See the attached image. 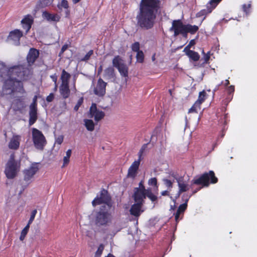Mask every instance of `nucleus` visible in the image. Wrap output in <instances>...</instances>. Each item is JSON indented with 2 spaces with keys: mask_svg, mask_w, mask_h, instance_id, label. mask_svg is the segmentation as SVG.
Returning a JSON list of instances; mask_svg holds the SVG:
<instances>
[{
  "mask_svg": "<svg viewBox=\"0 0 257 257\" xmlns=\"http://www.w3.org/2000/svg\"><path fill=\"white\" fill-rule=\"evenodd\" d=\"M106 85L107 83L105 82L102 78H99L94 88V93L98 96H103L106 92Z\"/></svg>",
  "mask_w": 257,
  "mask_h": 257,
  "instance_id": "15",
  "label": "nucleus"
},
{
  "mask_svg": "<svg viewBox=\"0 0 257 257\" xmlns=\"http://www.w3.org/2000/svg\"><path fill=\"white\" fill-rule=\"evenodd\" d=\"M162 196H169V192L167 190L163 191L161 193Z\"/></svg>",
  "mask_w": 257,
  "mask_h": 257,
  "instance_id": "59",
  "label": "nucleus"
},
{
  "mask_svg": "<svg viewBox=\"0 0 257 257\" xmlns=\"http://www.w3.org/2000/svg\"><path fill=\"white\" fill-rule=\"evenodd\" d=\"M250 4H244L242 6L243 10L246 14L249 13V9L250 8Z\"/></svg>",
  "mask_w": 257,
  "mask_h": 257,
  "instance_id": "47",
  "label": "nucleus"
},
{
  "mask_svg": "<svg viewBox=\"0 0 257 257\" xmlns=\"http://www.w3.org/2000/svg\"><path fill=\"white\" fill-rule=\"evenodd\" d=\"M32 138L35 148L43 151L47 144V141L42 132L36 128H32Z\"/></svg>",
  "mask_w": 257,
  "mask_h": 257,
  "instance_id": "6",
  "label": "nucleus"
},
{
  "mask_svg": "<svg viewBox=\"0 0 257 257\" xmlns=\"http://www.w3.org/2000/svg\"><path fill=\"white\" fill-rule=\"evenodd\" d=\"M139 187L135 188L134 194L133 197H136L138 198H142L145 197L144 193L147 191L143 181H141L139 183Z\"/></svg>",
  "mask_w": 257,
  "mask_h": 257,
  "instance_id": "21",
  "label": "nucleus"
},
{
  "mask_svg": "<svg viewBox=\"0 0 257 257\" xmlns=\"http://www.w3.org/2000/svg\"><path fill=\"white\" fill-rule=\"evenodd\" d=\"M69 157L65 156L63 158V165L62 167H64L65 165H67L69 162Z\"/></svg>",
  "mask_w": 257,
  "mask_h": 257,
  "instance_id": "56",
  "label": "nucleus"
},
{
  "mask_svg": "<svg viewBox=\"0 0 257 257\" xmlns=\"http://www.w3.org/2000/svg\"><path fill=\"white\" fill-rule=\"evenodd\" d=\"M188 32H187V31L185 29L184 31L181 33H180V35H181L183 36V37L187 38L188 36Z\"/></svg>",
  "mask_w": 257,
  "mask_h": 257,
  "instance_id": "57",
  "label": "nucleus"
},
{
  "mask_svg": "<svg viewBox=\"0 0 257 257\" xmlns=\"http://www.w3.org/2000/svg\"><path fill=\"white\" fill-rule=\"evenodd\" d=\"M226 90L228 93L231 94L234 91V86L233 85H230L226 88Z\"/></svg>",
  "mask_w": 257,
  "mask_h": 257,
  "instance_id": "52",
  "label": "nucleus"
},
{
  "mask_svg": "<svg viewBox=\"0 0 257 257\" xmlns=\"http://www.w3.org/2000/svg\"><path fill=\"white\" fill-rule=\"evenodd\" d=\"M71 153H72L71 150V149L68 150L66 152V156L70 158L71 155Z\"/></svg>",
  "mask_w": 257,
  "mask_h": 257,
  "instance_id": "61",
  "label": "nucleus"
},
{
  "mask_svg": "<svg viewBox=\"0 0 257 257\" xmlns=\"http://www.w3.org/2000/svg\"><path fill=\"white\" fill-rule=\"evenodd\" d=\"M64 137L63 136H58L55 140V144L61 145L63 142Z\"/></svg>",
  "mask_w": 257,
  "mask_h": 257,
  "instance_id": "48",
  "label": "nucleus"
},
{
  "mask_svg": "<svg viewBox=\"0 0 257 257\" xmlns=\"http://www.w3.org/2000/svg\"><path fill=\"white\" fill-rule=\"evenodd\" d=\"M38 171V168L36 165H33L29 169L25 170L24 171V180L26 181L30 180Z\"/></svg>",
  "mask_w": 257,
  "mask_h": 257,
  "instance_id": "20",
  "label": "nucleus"
},
{
  "mask_svg": "<svg viewBox=\"0 0 257 257\" xmlns=\"http://www.w3.org/2000/svg\"><path fill=\"white\" fill-rule=\"evenodd\" d=\"M147 144H144L142 147L141 149H140V150L139 151V152L138 153V156H139L138 159H140V160H142L143 154L147 148Z\"/></svg>",
  "mask_w": 257,
  "mask_h": 257,
  "instance_id": "45",
  "label": "nucleus"
},
{
  "mask_svg": "<svg viewBox=\"0 0 257 257\" xmlns=\"http://www.w3.org/2000/svg\"><path fill=\"white\" fill-rule=\"evenodd\" d=\"M136 58L137 62L143 63L144 61V54L143 52L141 50L137 52Z\"/></svg>",
  "mask_w": 257,
  "mask_h": 257,
  "instance_id": "37",
  "label": "nucleus"
},
{
  "mask_svg": "<svg viewBox=\"0 0 257 257\" xmlns=\"http://www.w3.org/2000/svg\"><path fill=\"white\" fill-rule=\"evenodd\" d=\"M190 59L193 60V61H197L200 59V55H199L198 52H196L194 51H189L187 53V55Z\"/></svg>",
  "mask_w": 257,
  "mask_h": 257,
  "instance_id": "33",
  "label": "nucleus"
},
{
  "mask_svg": "<svg viewBox=\"0 0 257 257\" xmlns=\"http://www.w3.org/2000/svg\"><path fill=\"white\" fill-rule=\"evenodd\" d=\"M215 6L210 4V2H209L206 5V9L201 10L196 14V16L197 18L204 16V18L201 22L200 25L201 24L203 21L205 19L206 16L209 14L211 13L212 11L215 9Z\"/></svg>",
  "mask_w": 257,
  "mask_h": 257,
  "instance_id": "19",
  "label": "nucleus"
},
{
  "mask_svg": "<svg viewBox=\"0 0 257 257\" xmlns=\"http://www.w3.org/2000/svg\"><path fill=\"white\" fill-rule=\"evenodd\" d=\"M199 108H200V105L197 103L196 101L192 107L189 109L188 113L197 112V109Z\"/></svg>",
  "mask_w": 257,
  "mask_h": 257,
  "instance_id": "40",
  "label": "nucleus"
},
{
  "mask_svg": "<svg viewBox=\"0 0 257 257\" xmlns=\"http://www.w3.org/2000/svg\"><path fill=\"white\" fill-rule=\"evenodd\" d=\"M133 198L135 203L131 206L130 210V214L133 216L138 217L144 211L142 208L145 203V200H143L142 198H138L136 197H133Z\"/></svg>",
  "mask_w": 257,
  "mask_h": 257,
  "instance_id": "9",
  "label": "nucleus"
},
{
  "mask_svg": "<svg viewBox=\"0 0 257 257\" xmlns=\"http://www.w3.org/2000/svg\"><path fill=\"white\" fill-rule=\"evenodd\" d=\"M111 208L106 206L100 207L99 210L96 212L95 217V223L97 226H106L111 222L112 220Z\"/></svg>",
  "mask_w": 257,
  "mask_h": 257,
  "instance_id": "4",
  "label": "nucleus"
},
{
  "mask_svg": "<svg viewBox=\"0 0 257 257\" xmlns=\"http://www.w3.org/2000/svg\"><path fill=\"white\" fill-rule=\"evenodd\" d=\"M60 93L63 98L69 97L70 93L69 84L61 83L59 88Z\"/></svg>",
  "mask_w": 257,
  "mask_h": 257,
  "instance_id": "23",
  "label": "nucleus"
},
{
  "mask_svg": "<svg viewBox=\"0 0 257 257\" xmlns=\"http://www.w3.org/2000/svg\"><path fill=\"white\" fill-rule=\"evenodd\" d=\"M141 160L135 161L128 169L127 177L135 179L137 175Z\"/></svg>",
  "mask_w": 257,
  "mask_h": 257,
  "instance_id": "16",
  "label": "nucleus"
},
{
  "mask_svg": "<svg viewBox=\"0 0 257 257\" xmlns=\"http://www.w3.org/2000/svg\"><path fill=\"white\" fill-rule=\"evenodd\" d=\"M83 97H81L77 101L76 104L75 105V106L74 107V110L76 111H77L79 109V108L80 107V106L83 103Z\"/></svg>",
  "mask_w": 257,
  "mask_h": 257,
  "instance_id": "46",
  "label": "nucleus"
},
{
  "mask_svg": "<svg viewBox=\"0 0 257 257\" xmlns=\"http://www.w3.org/2000/svg\"><path fill=\"white\" fill-rule=\"evenodd\" d=\"M43 17L49 22H58L61 19V17L57 14H51L47 11L43 12Z\"/></svg>",
  "mask_w": 257,
  "mask_h": 257,
  "instance_id": "22",
  "label": "nucleus"
},
{
  "mask_svg": "<svg viewBox=\"0 0 257 257\" xmlns=\"http://www.w3.org/2000/svg\"><path fill=\"white\" fill-rule=\"evenodd\" d=\"M34 23V19L30 15H27L21 21L22 28L25 30V34L29 32Z\"/></svg>",
  "mask_w": 257,
  "mask_h": 257,
  "instance_id": "18",
  "label": "nucleus"
},
{
  "mask_svg": "<svg viewBox=\"0 0 257 257\" xmlns=\"http://www.w3.org/2000/svg\"><path fill=\"white\" fill-rule=\"evenodd\" d=\"M38 119L37 97L35 96L30 105L29 125L34 124Z\"/></svg>",
  "mask_w": 257,
  "mask_h": 257,
  "instance_id": "10",
  "label": "nucleus"
},
{
  "mask_svg": "<svg viewBox=\"0 0 257 257\" xmlns=\"http://www.w3.org/2000/svg\"><path fill=\"white\" fill-rule=\"evenodd\" d=\"M190 48H190V47H189L188 45H187V46L185 47V48H184V52H185V53H186V55H187V53H188V52H189V51H191V50H190Z\"/></svg>",
  "mask_w": 257,
  "mask_h": 257,
  "instance_id": "60",
  "label": "nucleus"
},
{
  "mask_svg": "<svg viewBox=\"0 0 257 257\" xmlns=\"http://www.w3.org/2000/svg\"><path fill=\"white\" fill-rule=\"evenodd\" d=\"M113 66L117 69L121 76L126 77L128 76V67L123 62L119 56L114 57L112 60Z\"/></svg>",
  "mask_w": 257,
  "mask_h": 257,
  "instance_id": "8",
  "label": "nucleus"
},
{
  "mask_svg": "<svg viewBox=\"0 0 257 257\" xmlns=\"http://www.w3.org/2000/svg\"><path fill=\"white\" fill-rule=\"evenodd\" d=\"M140 45L139 42H136L133 43L132 45V50L134 52H138L139 51H141L140 50Z\"/></svg>",
  "mask_w": 257,
  "mask_h": 257,
  "instance_id": "42",
  "label": "nucleus"
},
{
  "mask_svg": "<svg viewBox=\"0 0 257 257\" xmlns=\"http://www.w3.org/2000/svg\"><path fill=\"white\" fill-rule=\"evenodd\" d=\"M54 0H39L37 4V8H44L50 6Z\"/></svg>",
  "mask_w": 257,
  "mask_h": 257,
  "instance_id": "29",
  "label": "nucleus"
},
{
  "mask_svg": "<svg viewBox=\"0 0 257 257\" xmlns=\"http://www.w3.org/2000/svg\"><path fill=\"white\" fill-rule=\"evenodd\" d=\"M182 213L180 211H179L178 210H177V211L175 213V221L177 223L179 222L180 215Z\"/></svg>",
  "mask_w": 257,
  "mask_h": 257,
  "instance_id": "53",
  "label": "nucleus"
},
{
  "mask_svg": "<svg viewBox=\"0 0 257 257\" xmlns=\"http://www.w3.org/2000/svg\"><path fill=\"white\" fill-rule=\"evenodd\" d=\"M222 0H210V4L214 5L216 7Z\"/></svg>",
  "mask_w": 257,
  "mask_h": 257,
  "instance_id": "51",
  "label": "nucleus"
},
{
  "mask_svg": "<svg viewBox=\"0 0 257 257\" xmlns=\"http://www.w3.org/2000/svg\"><path fill=\"white\" fill-rule=\"evenodd\" d=\"M50 78L52 79L53 81L55 83V89H57V86L56 85V82L57 80V77L56 74L51 75Z\"/></svg>",
  "mask_w": 257,
  "mask_h": 257,
  "instance_id": "54",
  "label": "nucleus"
},
{
  "mask_svg": "<svg viewBox=\"0 0 257 257\" xmlns=\"http://www.w3.org/2000/svg\"><path fill=\"white\" fill-rule=\"evenodd\" d=\"M148 184L149 186H154L156 187L157 189H158V181L156 177L150 178L148 180Z\"/></svg>",
  "mask_w": 257,
  "mask_h": 257,
  "instance_id": "38",
  "label": "nucleus"
},
{
  "mask_svg": "<svg viewBox=\"0 0 257 257\" xmlns=\"http://www.w3.org/2000/svg\"><path fill=\"white\" fill-rule=\"evenodd\" d=\"M37 211L36 209H34L32 211L30 218L28 221L27 224H29V225H30V224L33 222V221H34V220L35 219V217L37 214Z\"/></svg>",
  "mask_w": 257,
  "mask_h": 257,
  "instance_id": "43",
  "label": "nucleus"
},
{
  "mask_svg": "<svg viewBox=\"0 0 257 257\" xmlns=\"http://www.w3.org/2000/svg\"><path fill=\"white\" fill-rule=\"evenodd\" d=\"M229 84V81L228 79L225 80V83H224V86H227Z\"/></svg>",
  "mask_w": 257,
  "mask_h": 257,
  "instance_id": "63",
  "label": "nucleus"
},
{
  "mask_svg": "<svg viewBox=\"0 0 257 257\" xmlns=\"http://www.w3.org/2000/svg\"><path fill=\"white\" fill-rule=\"evenodd\" d=\"M191 195L189 196V197L188 196H186V198H185V202L182 204H181L177 210H179V211H180L182 213V214L184 213V212H185V211L186 210L187 208V203H188V202L189 201V198L190 197ZM185 195H183V198H185Z\"/></svg>",
  "mask_w": 257,
  "mask_h": 257,
  "instance_id": "32",
  "label": "nucleus"
},
{
  "mask_svg": "<svg viewBox=\"0 0 257 257\" xmlns=\"http://www.w3.org/2000/svg\"><path fill=\"white\" fill-rule=\"evenodd\" d=\"M81 0H72L73 3L74 4H76L78 3H79Z\"/></svg>",
  "mask_w": 257,
  "mask_h": 257,
  "instance_id": "64",
  "label": "nucleus"
},
{
  "mask_svg": "<svg viewBox=\"0 0 257 257\" xmlns=\"http://www.w3.org/2000/svg\"><path fill=\"white\" fill-rule=\"evenodd\" d=\"M20 137L19 136H13L9 143V148L12 150H17L20 146Z\"/></svg>",
  "mask_w": 257,
  "mask_h": 257,
  "instance_id": "24",
  "label": "nucleus"
},
{
  "mask_svg": "<svg viewBox=\"0 0 257 257\" xmlns=\"http://www.w3.org/2000/svg\"><path fill=\"white\" fill-rule=\"evenodd\" d=\"M20 169V163L15 160L14 154H11L6 165L5 170V174L7 178L9 179L15 178L19 172Z\"/></svg>",
  "mask_w": 257,
  "mask_h": 257,
  "instance_id": "5",
  "label": "nucleus"
},
{
  "mask_svg": "<svg viewBox=\"0 0 257 257\" xmlns=\"http://www.w3.org/2000/svg\"><path fill=\"white\" fill-rule=\"evenodd\" d=\"M105 113L97 109L96 104L92 103L89 108V117H93L95 121L97 122L103 119Z\"/></svg>",
  "mask_w": 257,
  "mask_h": 257,
  "instance_id": "11",
  "label": "nucleus"
},
{
  "mask_svg": "<svg viewBox=\"0 0 257 257\" xmlns=\"http://www.w3.org/2000/svg\"><path fill=\"white\" fill-rule=\"evenodd\" d=\"M68 48V45H67V44L64 45L61 48L60 52L59 53V55H61V54H62Z\"/></svg>",
  "mask_w": 257,
  "mask_h": 257,
  "instance_id": "55",
  "label": "nucleus"
},
{
  "mask_svg": "<svg viewBox=\"0 0 257 257\" xmlns=\"http://www.w3.org/2000/svg\"><path fill=\"white\" fill-rule=\"evenodd\" d=\"M23 36V33L22 31L19 29H15L11 31L7 38L8 42H13L16 46L20 45V39Z\"/></svg>",
  "mask_w": 257,
  "mask_h": 257,
  "instance_id": "12",
  "label": "nucleus"
},
{
  "mask_svg": "<svg viewBox=\"0 0 257 257\" xmlns=\"http://www.w3.org/2000/svg\"><path fill=\"white\" fill-rule=\"evenodd\" d=\"M206 92L205 90H203L199 92L198 98L196 102L199 105L201 104L205 101L206 99Z\"/></svg>",
  "mask_w": 257,
  "mask_h": 257,
  "instance_id": "35",
  "label": "nucleus"
},
{
  "mask_svg": "<svg viewBox=\"0 0 257 257\" xmlns=\"http://www.w3.org/2000/svg\"><path fill=\"white\" fill-rule=\"evenodd\" d=\"M102 204L103 205L101 206H106L109 208H111L112 206L111 198L108 191L104 189H102L100 191L99 196L97 195L92 201V205L93 207Z\"/></svg>",
  "mask_w": 257,
  "mask_h": 257,
  "instance_id": "7",
  "label": "nucleus"
},
{
  "mask_svg": "<svg viewBox=\"0 0 257 257\" xmlns=\"http://www.w3.org/2000/svg\"><path fill=\"white\" fill-rule=\"evenodd\" d=\"M71 75L63 69L61 75V83L69 84V81Z\"/></svg>",
  "mask_w": 257,
  "mask_h": 257,
  "instance_id": "30",
  "label": "nucleus"
},
{
  "mask_svg": "<svg viewBox=\"0 0 257 257\" xmlns=\"http://www.w3.org/2000/svg\"><path fill=\"white\" fill-rule=\"evenodd\" d=\"M218 182V179L215 176L213 171L205 172L199 177H195L192 181V184L201 185L202 187L196 188L192 192V195L197 193L203 187H208L210 184H215Z\"/></svg>",
  "mask_w": 257,
  "mask_h": 257,
  "instance_id": "3",
  "label": "nucleus"
},
{
  "mask_svg": "<svg viewBox=\"0 0 257 257\" xmlns=\"http://www.w3.org/2000/svg\"><path fill=\"white\" fill-rule=\"evenodd\" d=\"M147 191L144 193L145 197L142 198L143 200H145L146 197H148L153 202H156L158 200V197L156 195L154 194L152 191L151 189H147Z\"/></svg>",
  "mask_w": 257,
  "mask_h": 257,
  "instance_id": "28",
  "label": "nucleus"
},
{
  "mask_svg": "<svg viewBox=\"0 0 257 257\" xmlns=\"http://www.w3.org/2000/svg\"><path fill=\"white\" fill-rule=\"evenodd\" d=\"M30 228V225L29 224H27V225L24 227V228L22 230L21 235L20 236V239L21 241H23L27 234Z\"/></svg>",
  "mask_w": 257,
  "mask_h": 257,
  "instance_id": "36",
  "label": "nucleus"
},
{
  "mask_svg": "<svg viewBox=\"0 0 257 257\" xmlns=\"http://www.w3.org/2000/svg\"><path fill=\"white\" fill-rule=\"evenodd\" d=\"M104 245L103 244H100L99 245L96 251L95 252L94 257H100L102 253L103 250H104Z\"/></svg>",
  "mask_w": 257,
  "mask_h": 257,
  "instance_id": "39",
  "label": "nucleus"
},
{
  "mask_svg": "<svg viewBox=\"0 0 257 257\" xmlns=\"http://www.w3.org/2000/svg\"><path fill=\"white\" fill-rule=\"evenodd\" d=\"M159 4V0H141L137 16V24L140 27L149 30L154 27Z\"/></svg>",
  "mask_w": 257,
  "mask_h": 257,
  "instance_id": "2",
  "label": "nucleus"
},
{
  "mask_svg": "<svg viewBox=\"0 0 257 257\" xmlns=\"http://www.w3.org/2000/svg\"><path fill=\"white\" fill-rule=\"evenodd\" d=\"M93 54V50H89L87 53L84 56L83 58L81 59V61L86 62L89 60L90 58V57Z\"/></svg>",
  "mask_w": 257,
  "mask_h": 257,
  "instance_id": "41",
  "label": "nucleus"
},
{
  "mask_svg": "<svg viewBox=\"0 0 257 257\" xmlns=\"http://www.w3.org/2000/svg\"><path fill=\"white\" fill-rule=\"evenodd\" d=\"M203 52L204 54V55L203 56V59H204V63H207L208 62V61H209L210 58V54H209V52L207 54H205L204 51H203Z\"/></svg>",
  "mask_w": 257,
  "mask_h": 257,
  "instance_id": "49",
  "label": "nucleus"
},
{
  "mask_svg": "<svg viewBox=\"0 0 257 257\" xmlns=\"http://www.w3.org/2000/svg\"><path fill=\"white\" fill-rule=\"evenodd\" d=\"M23 94L22 96H17L14 99L13 102V105L15 111L22 112L26 107L25 96Z\"/></svg>",
  "mask_w": 257,
  "mask_h": 257,
  "instance_id": "13",
  "label": "nucleus"
},
{
  "mask_svg": "<svg viewBox=\"0 0 257 257\" xmlns=\"http://www.w3.org/2000/svg\"><path fill=\"white\" fill-rule=\"evenodd\" d=\"M31 74V69L25 65L8 68L4 62L0 61V77L3 79V91L6 94H26L23 81L27 80Z\"/></svg>",
  "mask_w": 257,
  "mask_h": 257,
  "instance_id": "1",
  "label": "nucleus"
},
{
  "mask_svg": "<svg viewBox=\"0 0 257 257\" xmlns=\"http://www.w3.org/2000/svg\"><path fill=\"white\" fill-rule=\"evenodd\" d=\"M58 9L62 11V8L65 10V17H68L70 15L69 5L67 0H62L61 3L57 5Z\"/></svg>",
  "mask_w": 257,
  "mask_h": 257,
  "instance_id": "26",
  "label": "nucleus"
},
{
  "mask_svg": "<svg viewBox=\"0 0 257 257\" xmlns=\"http://www.w3.org/2000/svg\"><path fill=\"white\" fill-rule=\"evenodd\" d=\"M163 181L165 185L169 189H171L173 187V182L167 179H163Z\"/></svg>",
  "mask_w": 257,
  "mask_h": 257,
  "instance_id": "44",
  "label": "nucleus"
},
{
  "mask_svg": "<svg viewBox=\"0 0 257 257\" xmlns=\"http://www.w3.org/2000/svg\"><path fill=\"white\" fill-rule=\"evenodd\" d=\"M115 77L114 69L110 66L106 68L104 72V77L107 79H110Z\"/></svg>",
  "mask_w": 257,
  "mask_h": 257,
  "instance_id": "27",
  "label": "nucleus"
},
{
  "mask_svg": "<svg viewBox=\"0 0 257 257\" xmlns=\"http://www.w3.org/2000/svg\"><path fill=\"white\" fill-rule=\"evenodd\" d=\"M185 29L188 33L192 35L195 34L199 30V27L196 25H191L190 24L185 25Z\"/></svg>",
  "mask_w": 257,
  "mask_h": 257,
  "instance_id": "31",
  "label": "nucleus"
},
{
  "mask_svg": "<svg viewBox=\"0 0 257 257\" xmlns=\"http://www.w3.org/2000/svg\"><path fill=\"white\" fill-rule=\"evenodd\" d=\"M39 51L35 48H31L27 56V61L29 66L34 64L39 56Z\"/></svg>",
  "mask_w": 257,
  "mask_h": 257,
  "instance_id": "17",
  "label": "nucleus"
},
{
  "mask_svg": "<svg viewBox=\"0 0 257 257\" xmlns=\"http://www.w3.org/2000/svg\"><path fill=\"white\" fill-rule=\"evenodd\" d=\"M54 98V95L53 93H51L47 97H46V101L47 102H52Z\"/></svg>",
  "mask_w": 257,
  "mask_h": 257,
  "instance_id": "50",
  "label": "nucleus"
},
{
  "mask_svg": "<svg viewBox=\"0 0 257 257\" xmlns=\"http://www.w3.org/2000/svg\"><path fill=\"white\" fill-rule=\"evenodd\" d=\"M195 44V40L193 39V40H191L189 44L187 45L189 47H190V48H191V47H192L193 46H194V45Z\"/></svg>",
  "mask_w": 257,
  "mask_h": 257,
  "instance_id": "58",
  "label": "nucleus"
},
{
  "mask_svg": "<svg viewBox=\"0 0 257 257\" xmlns=\"http://www.w3.org/2000/svg\"><path fill=\"white\" fill-rule=\"evenodd\" d=\"M171 175L173 178H174L175 179H176L177 181V179H180L181 180V178H178L177 177V175L174 174V173L172 174Z\"/></svg>",
  "mask_w": 257,
  "mask_h": 257,
  "instance_id": "62",
  "label": "nucleus"
},
{
  "mask_svg": "<svg viewBox=\"0 0 257 257\" xmlns=\"http://www.w3.org/2000/svg\"><path fill=\"white\" fill-rule=\"evenodd\" d=\"M181 179L182 181L180 179H177L179 187L178 196H179L182 193L187 191L189 189L188 184L183 181L182 178H181Z\"/></svg>",
  "mask_w": 257,
  "mask_h": 257,
  "instance_id": "25",
  "label": "nucleus"
},
{
  "mask_svg": "<svg viewBox=\"0 0 257 257\" xmlns=\"http://www.w3.org/2000/svg\"><path fill=\"white\" fill-rule=\"evenodd\" d=\"M84 121L85 126L88 131L91 132L94 130L95 124L92 120L85 119Z\"/></svg>",
  "mask_w": 257,
  "mask_h": 257,
  "instance_id": "34",
  "label": "nucleus"
},
{
  "mask_svg": "<svg viewBox=\"0 0 257 257\" xmlns=\"http://www.w3.org/2000/svg\"><path fill=\"white\" fill-rule=\"evenodd\" d=\"M185 29V25L183 23L181 20L178 19L173 21L170 31H173L174 36L176 37L179 35Z\"/></svg>",
  "mask_w": 257,
  "mask_h": 257,
  "instance_id": "14",
  "label": "nucleus"
}]
</instances>
